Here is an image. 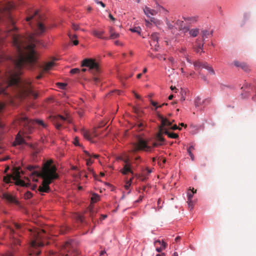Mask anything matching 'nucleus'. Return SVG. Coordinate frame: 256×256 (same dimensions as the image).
<instances>
[{"mask_svg": "<svg viewBox=\"0 0 256 256\" xmlns=\"http://www.w3.org/2000/svg\"><path fill=\"white\" fill-rule=\"evenodd\" d=\"M52 160L47 161L44 165L42 170V176L43 180L42 184L38 187V190L40 192H50L49 184L53 180L58 178L56 173V168L54 166L52 165Z\"/></svg>", "mask_w": 256, "mask_h": 256, "instance_id": "f257e3e1", "label": "nucleus"}, {"mask_svg": "<svg viewBox=\"0 0 256 256\" xmlns=\"http://www.w3.org/2000/svg\"><path fill=\"white\" fill-rule=\"evenodd\" d=\"M20 122L22 124H24L26 130L29 132L32 130L33 126H38V128H46L48 126L47 124L41 120H29L26 116H23L20 118Z\"/></svg>", "mask_w": 256, "mask_h": 256, "instance_id": "7ed1b4c3", "label": "nucleus"}, {"mask_svg": "<svg viewBox=\"0 0 256 256\" xmlns=\"http://www.w3.org/2000/svg\"><path fill=\"white\" fill-rule=\"evenodd\" d=\"M132 178H130V180L129 181H128L127 182H126V185L125 186V188L126 189H128L129 186H130L131 184V183H132Z\"/></svg>", "mask_w": 256, "mask_h": 256, "instance_id": "37998d69", "label": "nucleus"}, {"mask_svg": "<svg viewBox=\"0 0 256 256\" xmlns=\"http://www.w3.org/2000/svg\"><path fill=\"white\" fill-rule=\"evenodd\" d=\"M157 58L160 60H166V58L165 57H164L162 55L158 54L157 56Z\"/></svg>", "mask_w": 256, "mask_h": 256, "instance_id": "3c124183", "label": "nucleus"}, {"mask_svg": "<svg viewBox=\"0 0 256 256\" xmlns=\"http://www.w3.org/2000/svg\"><path fill=\"white\" fill-rule=\"evenodd\" d=\"M14 226L16 227V229H20L21 228L20 224H16V223L14 224Z\"/></svg>", "mask_w": 256, "mask_h": 256, "instance_id": "4d7b16f0", "label": "nucleus"}, {"mask_svg": "<svg viewBox=\"0 0 256 256\" xmlns=\"http://www.w3.org/2000/svg\"><path fill=\"white\" fill-rule=\"evenodd\" d=\"M158 116L161 121V126L159 127V132L156 134V139L159 142H162L164 140V138L162 136V134H164V132H161L160 130L162 128L164 129V127L166 126H170L172 125V122L160 114H159Z\"/></svg>", "mask_w": 256, "mask_h": 256, "instance_id": "0eeeda50", "label": "nucleus"}, {"mask_svg": "<svg viewBox=\"0 0 256 256\" xmlns=\"http://www.w3.org/2000/svg\"><path fill=\"white\" fill-rule=\"evenodd\" d=\"M4 256H13V255H12V253L8 252V253L6 254Z\"/></svg>", "mask_w": 256, "mask_h": 256, "instance_id": "774afa93", "label": "nucleus"}, {"mask_svg": "<svg viewBox=\"0 0 256 256\" xmlns=\"http://www.w3.org/2000/svg\"><path fill=\"white\" fill-rule=\"evenodd\" d=\"M199 33V30L198 29H192L190 31V34L191 36L193 37H196L198 36V34Z\"/></svg>", "mask_w": 256, "mask_h": 256, "instance_id": "bb28decb", "label": "nucleus"}, {"mask_svg": "<svg viewBox=\"0 0 256 256\" xmlns=\"http://www.w3.org/2000/svg\"><path fill=\"white\" fill-rule=\"evenodd\" d=\"M68 36L72 41L74 38H76L77 37L76 34L72 35L70 34H68Z\"/></svg>", "mask_w": 256, "mask_h": 256, "instance_id": "49530a36", "label": "nucleus"}, {"mask_svg": "<svg viewBox=\"0 0 256 256\" xmlns=\"http://www.w3.org/2000/svg\"><path fill=\"white\" fill-rule=\"evenodd\" d=\"M72 28L74 30H77L79 28V26L74 24L72 25Z\"/></svg>", "mask_w": 256, "mask_h": 256, "instance_id": "a18cd8bd", "label": "nucleus"}, {"mask_svg": "<svg viewBox=\"0 0 256 256\" xmlns=\"http://www.w3.org/2000/svg\"><path fill=\"white\" fill-rule=\"evenodd\" d=\"M161 144H161V143H159V144H158V142H154V143L152 144V146H153V147H157L158 146H160V145H161Z\"/></svg>", "mask_w": 256, "mask_h": 256, "instance_id": "6e6d98bb", "label": "nucleus"}, {"mask_svg": "<svg viewBox=\"0 0 256 256\" xmlns=\"http://www.w3.org/2000/svg\"><path fill=\"white\" fill-rule=\"evenodd\" d=\"M159 34L157 32H154L151 34L150 38L151 42H150V46L154 45L155 46V50H157V48L158 47V40L159 38Z\"/></svg>", "mask_w": 256, "mask_h": 256, "instance_id": "9b49d317", "label": "nucleus"}, {"mask_svg": "<svg viewBox=\"0 0 256 256\" xmlns=\"http://www.w3.org/2000/svg\"><path fill=\"white\" fill-rule=\"evenodd\" d=\"M194 150V146H191L187 149V152H188V154H189V152H192V150Z\"/></svg>", "mask_w": 256, "mask_h": 256, "instance_id": "c03bdc74", "label": "nucleus"}, {"mask_svg": "<svg viewBox=\"0 0 256 256\" xmlns=\"http://www.w3.org/2000/svg\"><path fill=\"white\" fill-rule=\"evenodd\" d=\"M143 197L144 196H140L138 199L136 200V202H140V201L142 200V198H143Z\"/></svg>", "mask_w": 256, "mask_h": 256, "instance_id": "052dcab7", "label": "nucleus"}, {"mask_svg": "<svg viewBox=\"0 0 256 256\" xmlns=\"http://www.w3.org/2000/svg\"><path fill=\"white\" fill-rule=\"evenodd\" d=\"M93 162V161L91 160V159L87 160H86V165L88 166H90Z\"/></svg>", "mask_w": 256, "mask_h": 256, "instance_id": "8fccbe9b", "label": "nucleus"}, {"mask_svg": "<svg viewBox=\"0 0 256 256\" xmlns=\"http://www.w3.org/2000/svg\"><path fill=\"white\" fill-rule=\"evenodd\" d=\"M194 65L195 70H198L199 68H201L202 62H198V61L195 62L194 63Z\"/></svg>", "mask_w": 256, "mask_h": 256, "instance_id": "7c9ffc66", "label": "nucleus"}, {"mask_svg": "<svg viewBox=\"0 0 256 256\" xmlns=\"http://www.w3.org/2000/svg\"><path fill=\"white\" fill-rule=\"evenodd\" d=\"M134 112H135L136 113V114H139V111H140V110H139L138 108H134Z\"/></svg>", "mask_w": 256, "mask_h": 256, "instance_id": "338daca9", "label": "nucleus"}, {"mask_svg": "<svg viewBox=\"0 0 256 256\" xmlns=\"http://www.w3.org/2000/svg\"><path fill=\"white\" fill-rule=\"evenodd\" d=\"M82 66H86L88 68V70L94 74L100 71L99 65L96 60L92 58H86L82 60Z\"/></svg>", "mask_w": 256, "mask_h": 256, "instance_id": "39448f33", "label": "nucleus"}, {"mask_svg": "<svg viewBox=\"0 0 256 256\" xmlns=\"http://www.w3.org/2000/svg\"><path fill=\"white\" fill-rule=\"evenodd\" d=\"M54 65L55 63L54 62H48L44 66V71H48L50 70Z\"/></svg>", "mask_w": 256, "mask_h": 256, "instance_id": "4be33fe9", "label": "nucleus"}, {"mask_svg": "<svg viewBox=\"0 0 256 256\" xmlns=\"http://www.w3.org/2000/svg\"><path fill=\"white\" fill-rule=\"evenodd\" d=\"M108 17H109V18H110V20H115V18H114V16H113L112 15V14H108Z\"/></svg>", "mask_w": 256, "mask_h": 256, "instance_id": "69168bd1", "label": "nucleus"}, {"mask_svg": "<svg viewBox=\"0 0 256 256\" xmlns=\"http://www.w3.org/2000/svg\"><path fill=\"white\" fill-rule=\"evenodd\" d=\"M20 172L18 170H16L14 172V176H6L4 178V181L6 183H10L11 182V180H12L14 181L15 184L18 186H22L28 187V183L22 180L20 178Z\"/></svg>", "mask_w": 256, "mask_h": 256, "instance_id": "20e7f679", "label": "nucleus"}, {"mask_svg": "<svg viewBox=\"0 0 256 256\" xmlns=\"http://www.w3.org/2000/svg\"><path fill=\"white\" fill-rule=\"evenodd\" d=\"M120 159L122 160L124 162V164H130L129 162V158L128 157L126 158H123L121 157L120 158Z\"/></svg>", "mask_w": 256, "mask_h": 256, "instance_id": "72a5a7b5", "label": "nucleus"}, {"mask_svg": "<svg viewBox=\"0 0 256 256\" xmlns=\"http://www.w3.org/2000/svg\"><path fill=\"white\" fill-rule=\"evenodd\" d=\"M96 2L98 4H100L103 8H104L105 7V4L104 3H103L102 2H100V1H97Z\"/></svg>", "mask_w": 256, "mask_h": 256, "instance_id": "bf43d9fd", "label": "nucleus"}, {"mask_svg": "<svg viewBox=\"0 0 256 256\" xmlns=\"http://www.w3.org/2000/svg\"><path fill=\"white\" fill-rule=\"evenodd\" d=\"M33 18H35L37 21L36 34L40 35L43 34L46 31V28L42 22H39L40 16L39 15L38 10H36L33 14L27 16L26 18V20L29 22Z\"/></svg>", "mask_w": 256, "mask_h": 256, "instance_id": "423d86ee", "label": "nucleus"}, {"mask_svg": "<svg viewBox=\"0 0 256 256\" xmlns=\"http://www.w3.org/2000/svg\"><path fill=\"white\" fill-rule=\"evenodd\" d=\"M207 70L212 74H215L214 71L211 66H209L208 67H207Z\"/></svg>", "mask_w": 256, "mask_h": 256, "instance_id": "c9c22d12", "label": "nucleus"}, {"mask_svg": "<svg viewBox=\"0 0 256 256\" xmlns=\"http://www.w3.org/2000/svg\"><path fill=\"white\" fill-rule=\"evenodd\" d=\"M15 142L17 144H26L24 140L20 136V132L17 134V136L16 138Z\"/></svg>", "mask_w": 256, "mask_h": 256, "instance_id": "412c9836", "label": "nucleus"}, {"mask_svg": "<svg viewBox=\"0 0 256 256\" xmlns=\"http://www.w3.org/2000/svg\"><path fill=\"white\" fill-rule=\"evenodd\" d=\"M36 168V166H28L27 167V168L28 170H29L30 172H32V175H35L36 176H42V174H41L42 171L40 172H39L37 170H34Z\"/></svg>", "mask_w": 256, "mask_h": 256, "instance_id": "f3484780", "label": "nucleus"}, {"mask_svg": "<svg viewBox=\"0 0 256 256\" xmlns=\"http://www.w3.org/2000/svg\"><path fill=\"white\" fill-rule=\"evenodd\" d=\"M80 72V69L76 68H73V69L70 70V73L72 74H76V73H78Z\"/></svg>", "mask_w": 256, "mask_h": 256, "instance_id": "e433bc0d", "label": "nucleus"}, {"mask_svg": "<svg viewBox=\"0 0 256 256\" xmlns=\"http://www.w3.org/2000/svg\"><path fill=\"white\" fill-rule=\"evenodd\" d=\"M46 232L43 230H35L32 232L31 241L30 243V256H38L40 251L37 249L38 248L44 245L42 239L44 238V234Z\"/></svg>", "mask_w": 256, "mask_h": 256, "instance_id": "f03ea898", "label": "nucleus"}, {"mask_svg": "<svg viewBox=\"0 0 256 256\" xmlns=\"http://www.w3.org/2000/svg\"><path fill=\"white\" fill-rule=\"evenodd\" d=\"M150 150L151 147L148 145L147 142L145 140L142 138H139L137 142L133 144L132 152H136L138 150L149 151Z\"/></svg>", "mask_w": 256, "mask_h": 256, "instance_id": "6e6552de", "label": "nucleus"}, {"mask_svg": "<svg viewBox=\"0 0 256 256\" xmlns=\"http://www.w3.org/2000/svg\"><path fill=\"white\" fill-rule=\"evenodd\" d=\"M94 211L92 208L90 209V216L91 217L92 220L94 219Z\"/></svg>", "mask_w": 256, "mask_h": 256, "instance_id": "4c0bfd02", "label": "nucleus"}, {"mask_svg": "<svg viewBox=\"0 0 256 256\" xmlns=\"http://www.w3.org/2000/svg\"><path fill=\"white\" fill-rule=\"evenodd\" d=\"M138 126L140 130H142L144 127V124L142 122H138Z\"/></svg>", "mask_w": 256, "mask_h": 256, "instance_id": "ea45409f", "label": "nucleus"}, {"mask_svg": "<svg viewBox=\"0 0 256 256\" xmlns=\"http://www.w3.org/2000/svg\"><path fill=\"white\" fill-rule=\"evenodd\" d=\"M76 219L82 222L83 221V216L80 214H78L76 216Z\"/></svg>", "mask_w": 256, "mask_h": 256, "instance_id": "79ce46f5", "label": "nucleus"}, {"mask_svg": "<svg viewBox=\"0 0 256 256\" xmlns=\"http://www.w3.org/2000/svg\"><path fill=\"white\" fill-rule=\"evenodd\" d=\"M234 63L236 66L241 68L243 70L246 72H248L250 70L249 66L244 62H240L238 60H234Z\"/></svg>", "mask_w": 256, "mask_h": 256, "instance_id": "f8f14e48", "label": "nucleus"}, {"mask_svg": "<svg viewBox=\"0 0 256 256\" xmlns=\"http://www.w3.org/2000/svg\"><path fill=\"white\" fill-rule=\"evenodd\" d=\"M84 153L86 154L87 156H89V157H92H92H94V158H98V154H92V155H90V154H89V152H87V151H84Z\"/></svg>", "mask_w": 256, "mask_h": 256, "instance_id": "f704fd0d", "label": "nucleus"}, {"mask_svg": "<svg viewBox=\"0 0 256 256\" xmlns=\"http://www.w3.org/2000/svg\"><path fill=\"white\" fill-rule=\"evenodd\" d=\"M104 33V31L102 29H94L92 31V34L94 36L102 39L107 40V38L103 36Z\"/></svg>", "mask_w": 256, "mask_h": 256, "instance_id": "ddd939ff", "label": "nucleus"}, {"mask_svg": "<svg viewBox=\"0 0 256 256\" xmlns=\"http://www.w3.org/2000/svg\"><path fill=\"white\" fill-rule=\"evenodd\" d=\"M182 23H183L182 21L177 20V22H176V24L178 25L182 26Z\"/></svg>", "mask_w": 256, "mask_h": 256, "instance_id": "0e129e2a", "label": "nucleus"}, {"mask_svg": "<svg viewBox=\"0 0 256 256\" xmlns=\"http://www.w3.org/2000/svg\"><path fill=\"white\" fill-rule=\"evenodd\" d=\"M150 102L153 106H156V109L158 108H159L158 106L157 103L156 102L151 100Z\"/></svg>", "mask_w": 256, "mask_h": 256, "instance_id": "603ef678", "label": "nucleus"}, {"mask_svg": "<svg viewBox=\"0 0 256 256\" xmlns=\"http://www.w3.org/2000/svg\"><path fill=\"white\" fill-rule=\"evenodd\" d=\"M58 84L60 86V88L62 89H64L67 86V84L65 83H58Z\"/></svg>", "mask_w": 256, "mask_h": 256, "instance_id": "58836bf2", "label": "nucleus"}, {"mask_svg": "<svg viewBox=\"0 0 256 256\" xmlns=\"http://www.w3.org/2000/svg\"><path fill=\"white\" fill-rule=\"evenodd\" d=\"M196 52H199L200 51V50H202V48H203V46H204V44H200L198 42V40H197L196 41Z\"/></svg>", "mask_w": 256, "mask_h": 256, "instance_id": "cd10ccee", "label": "nucleus"}, {"mask_svg": "<svg viewBox=\"0 0 256 256\" xmlns=\"http://www.w3.org/2000/svg\"><path fill=\"white\" fill-rule=\"evenodd\" d=\"M32 196V194L30 192H27L24 194V198L26 199H30Z\"/></svg>", "mask_w": 256, "mask_h": 256, "instance_id": "473e14b6", "label": "nucleus"}, {"mask_svg": "<svg viewBox=\"0 0 256 256\" xmlns=\"http://www.w3.org/2000/svg\"><path fill=\"white\" fill-rule=\"evenodd\" d=\"M82 134L84 136V138L88 140L89 141H91L92 140V136L91 134H90V132L86 130H84L82 132Z\"/></svg>", "mask_w": 256, "mask_h": 256, "instance_id": "a878e982", "label": "nucleus"}, {"mask_svg": "<svg viewBox=\"0 0 256 256\" xmlns=\"http://www.w3.org/2000/svg\"><path fill=\"white\" fill-rule=\"evenodd\" d=\"M107 218V215H106V214H102L101 216H100V220L102 221V220H104L105 218Z\"/></svg>", "mask_w": 256, "mask_h": 256, "instance_id": "5fc2aeb1", "label": "nucleus"}, {"mask_svg": "<svg viewBox=\"0 0 256 256\" xmlns=\"http://www.w3.org/2000/svg\"><path fill=\"white\" fill-rule=\"evenodd\" d=\"M210 65H208L207 63H202L201 68H206L207 70V67H208Z\"/></svg>", "mask_w": 256, "mask_h": 256, "instance_id": "09e8293b", "label": "nucleus"}, {"mask_svg": "<svg viewBox=\"0 0 256 256\" xmlns=\"http://www.w3.org/2000/svg\"><path fill=\"white\" fill-rule=\"evenodd\" d=\"M50 118H52V122H54V124H55L56 128L59 130L62 127V124L60 122H64L65 120H66L68 123L71 122V120L61 115H57V116H50Z\"/></svg>", "mask_w": 256, "mask_h": 256, "instance_id": "1a4fd4ad", "label": "nucleus"}, {"mask_svg": "<svg viewBox=\"0 0 256 256\" xmlns=\"http://www.w3.org/2000/svg\"><path fill=\"white\" fill-rule=\"evenodd\" d=\"M158 244H160V248H162V250H164L166 247V243L162 241L161 242L160 240H157L154 242V245L157 246Z\"/></svg>", "mask_w": 256, "mask_h": 256, "instance_id": "393cba45", "label": "nucleus"}, {"mask_svg": "<svg viewBox=\"0 0 256 256\" xmlns=\"http://www.w3.org/2000/svg\"><path fill=\"white\" fill-rule=\"evenodd\" d=\"M170 128L172 130H181V128L178 127L176 124H174L173 126H172Z\"/></svg>", "mask_w": 256, "mask_h": 256, "instance_id": "de8ad7c7", "label": "nucleus"}, {"mask_svg": "<svg viewBox=\"0 0 256 256\" xmlns=\"http://www.w3.org/2000/svg\"><path fill=\"white\" fill-rule=\"evenodd\" d=\"M189 156H190L191 160L194 161V156L192 154V152H189Z\"/></svg>", "mask_w": 256, "mask_h": 256, "instance_id": "864d4df0", "label": "nucleus"}, {"mask_svg": "<svg viewBox=\"0 0 256 256\" xmlns=\"http://www.w3.org/2000/svg\"><path fill=\"white\" fill-rule=\"evenodd\" d=\"M100 200V196L96 194H94L91 198V200L93 202H96Z\"/></svg>", "mask_w": 256, "mask_h": 256, "instance_id": "c85d7f7f", "label": "nucleus"}, {"mask_svg": "<svg viewBox=\"0 0 256 256\" xmlns=\"http://www.w3.org/2000/svg\"><path fill=\"white\" fill-rule=\"evenodd\" d=\"M184 20L186 22L192 24L197 21L198 16H188L186 18H184Z\"/></svg>", "mask_w": 256, "mask_h": 256, "instance_id": "aec40b11", "label": "nucleus"}, {"mask_svg": "<svg viewBox=\"0 0 256 256\" xmlns=\"http://www.w3.org/2000/svg\"><path fill=\"white\" fill-rule=\"evenodd\" d=\"M190 190H191V189L188 190L187 192L188 202L190 206H192L193 202L192 199L193 198V195L194 194V192H191Z\"/></svg>", "mask_w": 256, "mask_h": 256, "instance_id": "a211bd4d", "label": "nucleus"}, {"mask_svg": "<svg viewBox=\"0 0 256 256\" xmlns=\"http://www.w3.org/2000/svg\"><path fill=\"white\" fill-rule=\"evenodd\" d=\"M32 150V154L34 157L37 156V154L40 152V148L33 144H30Z\"/></svg>", "mask_w": 256, "mask_h": 256, "instance_id": "6ab92c4d", "label": "nucleus"}, {"mask_svg": "<svg viewBox=\"0 0 256 256\" xmlns=\"http://www.w3.org/2000/svg\"><path fill=\"white\" fill-rule=\"evenodd\" d=\"M73 42V44L74 46H76L78 44V40H74L72 41Z\"/></svg>", "mask_w": 256, "mask_h": 256, "instance_id": "e2e57ef3", "label": "nucleus"}, {"mask_svg": "<svg viewBox=\"0 0 256 256\" xmlns=\"http://www.w3.org/2000/svg\"><path fill=\"white\" fill-rule=\"evenodd\" d=\"M130 30L132 32H138V33H139V34L140 33V28H138V27L132 28V29H130Z\"/></svg>", "mask_w": 256, "mask_h": 256, "instance_id": "a19ab883", "label": "nucleus"}, {"mask_svg": "<svg viewBox=\"0 0 256 256\" xmlns=\"http://www.w3.org/2000/svg\"><path fill=\"white\" fill-rule=\"evenodd\" d=\"M3 197L8 202L10 203L17 204L18 202V200L15 198L14 196L8 194H3Z\"/></svg>", "mask_w": 256, "mask_h": 256, "instance_id": "2eb2a0df", "label": "nucleus"}, {"mask_svg": "<svg viewBox=\"0 0 256 256\" xmlns=\"http://www.w3.org/2000/svg\"><path fill=\"white\" fill-rule=\"evenodd\" d=\"M212 31L208 32L207 30H202V40H204L206 38H207L209 36L212 35Z\"/></svg>", "mask_w": 256, "mask_h": 256, "instance_id": "5701e85b", "label": "nucleus"}, {"mask_svg": "<svg viewBox=\"0 0 256 256\" xmlns=\"http://www.w3.org/2000/svg\"><path fill=\"white\" fill-rule=\"evenodd\" d=\"M110 38H112V39L118 38L120 36L119 34L115 32L112 28H110Z\"/></svg>", "mask_w": 256, "mask_h": 256, "instance_id": "b1692460", "label": "nucleus"}, {"mask_svg": "<svg viewBox=\"0 0 256 256\" xmlns=\"http://www.w3.org/2000/svg\"><path fill=\"white\" fill-rule=\"evenodd\" d=\"M74 145H76V146H78V144H78V140L76 138V139L74 140Z\"/></svg>", "mask_w": 256, "mask_h": 256, "instance_id": "680f3d73", "label": "nucleus"}, {"mask_svg": "<svg viewBox=\"0 0 256 256\" xmlns=\"http://www.w3.org/2000/svg\"><path fill=\"white\" fill-rule=\"evenodd\" d=\"M161 132H163L164 134L172 138H178V135L177 134L174 132H170L168 131V130L164 127V129H161Z\"/></svg>", "mask_w": 256, "mask_h": 256, "instance_id": "dca6fc26", "label": "nucleus"}, {"mask_svg": "<svg viewBox=\"0 0 256 256\" xmlns=\"http://www.w3.org/2000/svg\"><path fill=\"white\" fill-rule=\"evenodd\" d=\"M168 60L170 62L171 64H172V69L174 70V64H175V63H176V62L174 60V58L170 56V57H169L168 58Z\"/></svg>", "mask_w": 256, "mask_h": 256, "instance_id": "2f4dec72", "label": "nucleus"}, {"mask_svg": "<svg viewBox=\"0 0 256 256\" xmlns=\"http://www.w3.org/2000/svg\"><path fill=\"white\" fill-rule=\"evenodd\" d=\"M174 22H170L168 20H166V24L168 27V28L170 30H172L174 27H175V26L173 24Z\"/></svg>", "mask_w": 256, "mask_h": 256, "instance_id": "c756f323", "label": "nucleus"}, {"mask_svg": "<svg viewBox=\"0 0 256 256\" xmlns=\"http://www.w3.org/2000/svg\"><path fill=\"white\" fill-rule=\"evenodd\" d=\"M120 172L123 174H126L128 172H130L132 175H134V172L132 170V168H131L130 164H124V165L123 168L120 170Z\"/></svg>", "mask_w": 256, "mask_h": 256, "instance_id": "4468645a", "label": "nucleus"}, {"mask_svg": "<svg viewBox=\"0 0 256 256\" xmlns=\"http://www.w3.org/2000/svg\"><path fill=\"white\" fill-rule=\"evenodd\" d=\"M94 82L95 83L97 84V83L99 82L100 80L98 78L94 77Z\"/></svg>", "mask_w": 256, "mask_h": 256, "instance_id": "13d9d810", "label": "nucleus"}, {"mask_svg": "<svg viewBox=\"0 0 256 256\" xmlns=\"http://www.w3.org/2000/svg\"><path fill=\"white\" fill-rule=\"evenodd\" d=\"M156 8L158 9L156 10L151 9L147 6H146L144 9V12L147 16H150L149 14L154 16L157 14L158 10L160 8H163L158 4L156 2Z\"/></svg>", "mask_w": 256, "mask_h": 256, "instance_id": "9d476101", "label": "nucleus"}]
</instances>
